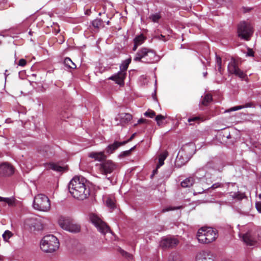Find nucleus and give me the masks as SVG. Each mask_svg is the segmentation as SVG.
<instances>
[{"instance_id": "nucleus-3", "label": "nucleus", "mask_w": 261, "mask_h": 261, "mask_svg": "<svg viewBox=\"0 0 261 261\" xmlns=\"http://www.w3.org/2000/svg\"><path fill=\"white\" fill-rule=\"evenodd\" d=\"M245 232H240L239 236L242 238L243 242L247 245L255 246L258 244L256 227L247 225L243 227ZM241 231H243V229Z\"/></svg>"}, {"instance_id": "nucleus-27", "label": "nucleus", "mask_w": 261, "mask_h": 261, "mask_svg": "<svg viewBox=\"0 0 261 261\" xmlns=\"http://www.w3.org/2000/svg\"><path fill=\"white\" fill-rule=\"evenodd\" d=\"M0 202H4L5 203H8L9 205L11 206L14 204L15 199L13 197L4 198L0 196Z\"/></svg>"}, {"instance_id": "nucleus-34", "label": "nucleus", "mask_w": 261, "mask_h": 261, "mask_svg": "<svg viewBox=\"0 0 261 261\" xmlns=\"http://www.w3.org/2000/svg\"><path fill=\"white\" fill-rule=\"evenodd\" d=\"M12 233L9 230H6L3 234V238L5 241H8V240L12 236Z\"/></svg>"}, {"instance_id": "nucleus-47", "label": "nucleus", "mask_w": 261, "mask_h": 261, "mask_svg": "<svg viewBox=\"0 0 261 261\" xmlns=\"http://www.w3.org/2000/svg\"><path fill=\"white\" fill-rule=\"evenodd\" d=\"M255 206L258 212L261 213V201L256 202Z\"/></svg>"}, {"instance_id": "nucleus-2", "label": "nucleus", "mask_w": 261, "mask_h": 261, "mask_svg": "<svg viewBox=\"0 0 261 261\" xmlns=\"http://www.w3.org/2000/svg\"><path fill=\"white\" fill-rule=\"evenodd\" d=\"M156 60L157 57L155 51L146 47L140 49L134 58V61L135 62H143L146 63H153Z\"/></svg>"}, {"instance_id": "nucleus-39", "label": "nucleus", "mask_w": 261, "mask_h": 261, "mask_svg": "<svg viewBox=\"0 0 261 261\" xmlns=\"http://www.w3.org/2000/svg\"><path fill=\"white\" fill-rule=\"evenodd\" d=\"M216 65L218 67V70L220 72L221 69V59L217 56H216Z\"/></svg>"}, {"instance_id": "nucleus-21", "label": "nucleus", "mask_w": 261, "mask_h": 261, "mask_svg": "<svg viewBox=\"0 0 261 261\" xmlns=\"http://www.w3.org/2000/svg\"><path fill=\"white\" fill-rule=\"evenodd\" d=\"M45 167L47 169H52L56 171H62L63 167L53 163H46Z\"/></svg>"}, {"instance_id": "nucleus-30", "label": "nucleus", "mask_w": 261, "mask_h": 261, "mask_svg": "<svg viewBox=\"0 0 261 261\" xmlns=\"http://www.w3.org/2000/svg\"><path fill=\"white\" fill-rule=\"evenodd\" d=\"M145 40V37L142 35H139L135 38L134 41V43H136L139 45H141Z\"/></svg>"}, {"instance_id": "nucleus-19", "label": "nucleus", "mask_w": 261, "mask_h": 261, "mask_svg": "<svg viewBox=\"0 0 261 261\" xmlns=\"http://www.w3.org/2000/svg\"><path fill=\"white\" fill-rule=\"evenodd\" d=\"M88 156L97 161H102L106 158L104 152L102 151L90 152L89 153Z\"/></svg>"}, {"instance_id": "nucleus-1", "label": "nucleus", "mask_w": 261, "mask_h": 261, "mask_svg": "<svg viewBox=\"0 0 261 261\" xmlns=\"http://www.w3.org/2000/svg\"><path fill=\"white\" fill-rule=\"evenodd\" d=\"M68 189L72 196L79 200L87 198L90 193L87 181L82 176L74 177L68 185Z\"/></svg>"}, {"instance_id": "nucleus-20", "label": "nucleus", "mask_w": 261, "mask_h": 261, "mask_svg": "<svg viewBox=\"0 0 261 261\" xmlns=\"http://www.w3.org/2000/svg\"><path fill=\"white\" fill-rule=\"evenodd\" d=\"M124 145L122 142H119L115 141L113 144H110L106 149V151L109 154L112 153L115 150L118 149L120 146Z\"/></svg>"}, {"instance_id": "nucleus-5", "label": "nucleus", "mask_w": 261, "mask_h": 261, "mask_svg": "<svg viewBox=\"0 0 261 261\" xmlns=\"http://www.w3.org/2000/svg\"><path fill=\"white\" fill-rule=\"evenodd\" d=\"M60 243L57 237L52 234L44 236L40 243L41 250L45 252H53L59 248Z\"/></svg>"}, {"instance_id": "nucleus-58", "label": "nucleus", "mask_w": 261, "mask_h": 261, "mask_svg": "<svg viewBox=\"0 0 261 261\" xmlns=\"http://www.w3.org/2000/svg\"><path fill=\"white\" fill-rule=\"evenodd\" d=\"M161 37H164V36H163V35H161Z\"/></svg>"}, {"instance_id": "nucleus-29", "label": "nucleus", "mask_w": 261, "mask_h": 261, "mask_svg": "<svg viewBox=\"0 0 261 261\" xmlns=\"http://www.w3.org/2000/svg\"><path fill=\"white\" fill-rule=\"evenodd\" d=\"M212 100V96L210 94H206L202 101V104L204 106H206L208 103Z\"/></svg>"}, {"instance_id": "nucleus-42", "label": "nucleus", "mask_w": 261, "mask_h": 261, "mask_svg": "<svg viewBox=\"0 0 261 261\" xmlns=\"http://www.w3.org/2000/svg\"><path fill=\"white\" fill-rule=\"evenodd\" d=\"M136 135V133H134L128 140L122 142V144H123L124 145H125L126 143H127L128 142L131 141L134 139V138L135 137Z\"/></svg>"}, {"instance_id": "nucleus-23", "label": "nucleus", "mask_w": 261, "mask_h": 261, "mask_svg": "<svg viewBox=\"0 0 261 261\" xmlns=\"http://www.w3.org/2000/svg\"><path fill=\"white\" fill-rule=\"evenodd\" d=\"M194 180L193 177H189L186 178L185 179L182 180L181 183V186L183 188H188L192 186L194 184Z\"/></svg>"}, {"instance_id": "nucleus-32", "label": "nucleus", "mask_w": 261, "mask_h": 261, "mask_svg": "<svg viewBox=\"0 0 261 261\" xmlns=\"http://www.w3.org/2000/svg\"><path fill=\"white\" fill-rule=\"evenodd\" d=\"M92 25L95 28H99L102 24V20L101 19H96L92 22Z\"/></svg>"}, {"instance_id": "nucleus-25", "label": "nucleus", "mask_w": 261, "mask_h": 261, "mask_svg": "<svg viewBox=\"0 0 261 261\" xmlns=\"http://www.w3.org/2000/svg\"><path fill=\"white\" fill-rule=\"evenodd\" d=\"M131 62V58H128L123 61L122 64L120 66V69L121 71L125 72L128 68L129 64Z\"/></svg>"}, {"instance_id": "nucleus-33", "label": "nucleus", "mask_w": 261, "mask_h": 261, "mask_svg": "<svg viewBox=\"0 0 261 261\" xmlns=\"http://www.w3.org/2000/svg\"><path fill=\"white\" fill-rule=\"evenodd\" d=\"M149 18L152 21L154 22H157L161 18V16L159 13H155L151 14L149 16Z\"/></svg>"}, {"instance_id": "nucleus-46", "label": "nucleus", "mask_w": 261, "mask_h": 261, "mask_svg": "<svg viewBox=\"0 0 261 261\" xmlns=\"http://www.w3.org/2000/svg\"><path fill=\"white\" fill-rule=\"evenodd\" d=\"M199 119H200V118L199 117H194L192 118H189L188 121L189 122L191 123V124H192V123H191L192 122L196 121Z\"/></svg>"}, {"instance_id": "nucleus-13", "label": "nucleus", "mask_w": 261, "mask_h": 261, "mask_svg": "<svg viewBox=\"0 0 261 261\" xmlns=\"http://www.w3.org/2000/svg\"><path fill=\"white\" fill-rule=\"evenodd\" d=\"M24 225L32 231L40 230L43 226L40 221L35 218H28L24 220Z\"/></svg>"}, {"instance_id": "nucleus-45", "label": "nucleus", "mask_w": 261, "mask_h": 261, "mask_svg": "<svg viewBox=\"0 0 261 261\" xmlns=\"http://www.w3.org/2000/svg\"><path fill=\"white\" fill-rule=\"evenodd\" d=\"M26 63H27L26 61L23 59H21L19 61L18 65L19 66L23 67L26 65Z\"/></svg>"}, {"instance_id": "nucleus-44", "label": "nucleus", "mask_w": 261, "mask_h": 261, "mask_svg": "<svg viewBox=\"0 0 261 261\" xmlns=\"http://www.w3.org/2000/svg\"><path fill=\"white\" fill-rule=\"evenodd\" d=\"M222 186V184L220 182H217V183H215L214 184H213L211 187L208 188V189H215L217 188H219V187H221Z\"/></svg>"}, {"instance_id": "nucleus-11", "label": "nucleus", "mask_w": 261, "mask_h": 261, "mask_svg": "<svg viewBox=\"0 0 261 261\" xmlns=\"http://www.w3.org/2000/svg\"><path fill=\"white\" fill-rule=\"evenodd\" d=\"M195 261H217L215 255L209 250H201L195 255Z\"/></svg>"}, {"instance_id": "nucleus-38", "label": "nucleus", "mask_w": 261, "mask_h": 261, "mask_svg": "<svg viewBox=\"0 0 261 261\" xmlns=\"http://www.w3.org/2000/svg\"><path fill=\"white\" fill-rule=\"evenodd\" d=\"M135 148V146H134L132 148H131L129 150H126V151H123L120 154V156H127V155H129L130 153V152L134 149V148Z\"/></svg>"}, {"instance_id": "nucleus-48", "label": "nucleus", "mask_w": 261, "mask_h": 261, "mask_svg": "<svg viewBox=\"0 0 261 261\" xmlns=\"http://www.w3.org/2000/svg\"><path fill=\"white\" fill-rule=\"evenodd\" d=\"M168 261H179L176 257L172 255H171L169 258Z\"/></svg>"}, {"instance_id": "nucleus-9", "label": "nucleus", "mask_w": 261, "mask_h": 261, "mask_svg": "<svg viewBox=\"0 0 261 261\" xmlns=\"http://www.w3.org/2000/svg\"><path fill=\"white\" fill-rule=\"evenodd\" d=\"M90 220L101 233L105 234L110 231L109 227L97 215L95 214H90Z\"/></svg>"}, {"instance_id": "nucleus-24", "label": "nucleus", "mask_w": 261, "mask_h": 261, "mask_svg": "<svg viewBox=\"0 0 261 261\" xmlns=\"http://www.w3.org/2000/svg\"><path fill=\"white\" fill-rule=\"evenodd\" d=\"M168 156V152L167 151H164L162 153L159 158V163L157 165V168H159L164 164V160L166 159Z\"/></svg>"}, {"instance_id": "nucleus-43", "label": "nucleus", "mask_w": 261, "mask_h": 261, "mask_svg": "<svg viewBox=\"0 0 261 261\" xmlns=\"http://www.w3.org/2000/svg\"><path fill=\"white\" fill-rule=\"evenodd\" d=\"M246 56H249V57H253L254 56V51L251 48H247V52L246 54Z\"/></svg>"}, {"instance_id": "nucleus-18", "label": "nucleus", "mask_w": 261, "mask_h": 261, "mask_svg": "<svg viewBox=\"0 0 261 261\" xmlns=\"http://www.w3.org/2000/svg\"><path fill=\"white\" fill-rule=\"evenodd\" d=\"M126 72L120 71L109 78V79L114 81L116 83L121 86L124 85V80L125 77Z\"/></svg>"}, {"instance_id": "nucleus-10", "label": "nucleus", "mask_w": 261, "mask_h": 261, "mask_svg": "<svg viewBox=\"0 0 261 261\" xmlns=\"http://www.w3.org/2000/svg\"><path fill=\"white\" fill-rule=\"evenodd\" d=\"M117 168V165L111 160L106 161L99 165V170L105 175L112 173Z\"/></svg>"}, {"instance_id": "nucleus-50", "label": "nucleus", "mask_w": 261, "mask_h": 261, "mask_svg": "<svg viewBox=\"0 0 261 261\" xmlns=\"http://www.w3.org/2000/svg\"><path fill=\"white\" fill-rule=\"evenodd\" d=\"M138 46H139L138 44H136V43H134V47H133V50L134 51H135V50L137 49V47H138Z\"/></svg>"}, {"instance_id": "nucleus-52", "label": "nucleus", "mask_w": 261, "mask_h": 261, "mask_svg": "<svg viewBox=\"0 0 261 261\" xmlns=\"http://www.w3.org/2000/svg\"><path fill=\"white\" fill-rule=\"evenodd\" d=\"M203 192V191H201V190H197V193H198V194H200V193H202V192Z\"/></svg>"}, {"instance_id": "nucleus-16", "label": "nucleus", "mask_w": 261, "mask_h": 261, "mask_svg": "<svg viewBox=\"0 0 261 261\" xmlns=\"http://www.w3.org/2000/svg\"><path fill=\"white\" fill-rule=\"evenodd\" d=\"M179 243L178 240L174 238L168 237L163 239L160 243L163 248H172L176 246Z\"/></svg>"}, {"instance_id": "nucleus-17", "label": "nucleus", "mask_w": 261, "mask_h": 261, "mask_svg": "<svg viewBox=\"0 0 261 261\" xmlns=\"http://www.w3.org/2000/svg\"><path fill=\"white\" fill-rule=\"evenodd\" d=\"M132 119V116L129 113H121L118 115L115 120L119 121L117 123V125H124L128 123Z\"/></svg>"}, {"instance_id": "nucleus-12", "label": "nucleus", "mask_w": 261, "mask_h": 261, "mask_svg": "<svg viewBox=\"0 0 261 261\" xmlns=\"http://www.w3.org/2000/svg\"><path fill=\"white\" fill-rule=\"evenodd\" d=\"M224 166L225 165L222 161L218 159L214 158L207 162L204 168L205 169H212L215 171L221 172Z\"/></svg>"}, {"instance_id": "nucleus-28", "label": "nucleus", "mask_w": 261, "mask_h": 261, "mask_svg": "<svg viewBox=\"0 0 261 261\" xmlns=\"http://www.w3.org/2000/svg\"><path fill=\"white\" fill-rule=\"evenodd\" d=\"M107 206L110 208L114 209L115 207V200L113 198L109 197L106 201Z\"/></svg>"}, {"instance_id": "nucleus-35", "label": "nucleus", "mask_w": 261, "mask_h": 261, "mask_svg": "<svg viewBox=\"0 0 261 261\" xmlns=\"http://www.w3.org/2000/svg\"><path fill=\"white\" fill-rule=\"evenodd\" d=\"M155 121L158 125H161L163 124V121L165 119V117L162 115H158L155 117Z\"/></svg>"}, {"instance_id": "nucleus-26", "label": "nucleus", "mask_w": 261, "mask_h": 261, "mask_svg": "<svg viewBox=\"0 0 261 261\" xmlns=\"http://www.w3.org/2000/svg\"><path fill=\"white\" fill-rule=\"evenodd\" d=\"M64 63L66 66L69 68L75 69L76 65L71 61L69 58H66L64 60Z\"/></svg>"}, {"instance_id": "nucleus-7", "label": "nucleus", "mask_w": 261, "mask_h": 261, "mask_svg": "<svg viewBox=\"0 0 261 261\" xmlns=\"http://www.w3.org/2000/svg\"><path fill=\"white\" fill-rule=\"evenodd\" d=\"M33 205L36 210L47 212L50 208V200L46 195L39 194L34 197Z\"/></svg>"}, {"instance_id": "nucleus-53", "label": "nucleus", "mask_w": 261, "mask_h": 261, "mask_svg": "<svg viewBox=\"0 0 261 261\" xmlns=\"http://www.w3.org/2000/svg\"><path fill=\"white\" fill-rule=\"evenodd\" d=\"M158 168H156V169L155 170H153V174H154L156 173V172H157V170H158Z\"/></svg>"}, {"instance_id": "nucleus-41", "label": "nucleus", "mask_w": 261, "mask_h": 261, "mask_svg": "<svg viewBox=\"0 0 261 261\" xmlns=\"http://www.w3.org/2000/svg\"><path fill=\"white\" fill-rule=\"evenodd\" d=\"M181 207V206H178V207H172V206H169L167 208H164L162 211L163 212H168V211H173V210H178V209H179Z\"/></svg>"}, {"instance_id": "nucleus-14", "label": "nucleus", "mask_w": 261, "mask_h": 261, "mask_svg": "<svg viewBox=\"0 0 261 261\" xmlns=\"http://www.w3.org/2000/svg\"><path fill=\"white\" fill-rule=\"evenodd\" d=\"M228 71L230 74H233L242 79H244L246 75L238 67L237 64L234 59H232L228 65Z\"/></svg>"}, {"instance_id": "nucleus-15", "label": "nucleus", "mask_w": 261, "mask_h": 261, "mask_svg": "<svg viewBox=\"0 0 261 261\" xmlns=\"http://www.w3.org/2000/svg\"><path fill=\"white\" fill-rule=\"evenodd\" d=\"M13 167L8 163H3L0 164V175L10 176L14 173Z\"/></svg>"}, {"instance_id": "nucleus-8", "label": "nucleus", "mask_w": 261, "mask_h": 261, "mask_svg": "<svg viewBox=\"0 0 261 261\" xmlns=\"http://www.w3.org/2000/svg\"><path fill=\"white\" fill-rule=\"evenodd\" d=\"M58 223L63 229L72 233H78L81 231V226L71 219L63 216L60 217Z\"/></svg>"}, {"instance_id": "nucleus-37", "label": "nucleus", "mask_w": 261, "mask_h": 261, "mask_svg": "<svg viewBox=\"0 0 261 261\" xmlns=\"http://www.w3.org/2000/svg\"><path fill=\"white\" fill-rule=\"evenodd\" d=\"M43 151H44L46 152V154H44L45 156H49L53 154L52 149L49 146H45Z\"/></svg>"}, {"instance_id": "nucleus-49", "label": "nucleus", "mask_w": 261, "mask_h": 261, "mask_svg": "<svg viewBox=\"0 0 261 261\" xmlns=\"http://www.w3.org/2000/svg\"><path fill=\"white\" fill-rule=\"evenodd\" d=\"M147 122V120L146 119L141 118L138 121V123L136 124H135L136 126L138 124L142 123H146Z\"/></svg>"}, {"instance_id": "nucleus-31", "label": "nucleus", "mask_w": 261, "mask_h": 261, "mask_svg": "<svg viewBox=\"0 0 261 261\" xmlns=\"http://www.w3.org/2000/svg\"><path fill=\"white\" fill-rule=\"evenodd\" d=\"M118 251L119 252V253L124 257L128 258V259H132L133 258V255L127 252L126 251L123 250L122 249L119 248L118 249Z\"/></svg>"}, {"instance_id": "nucleus-6", "label": "nucleus", "mask_w": 261, "mask_h": 261, "mask_svg": "<svg viewBox=\"0 0 261 261\" xmlns=\"http://www.w3.org/2000/svg\"><path fill=\"white\" fill-rule=\"evenodd\" d=\"M253 32V27L249 21H243L240 22L238 25V35L242 40L245 41L250 40Z\"/></svg>"}, {"instance_id": "nucleus-36", "label": "nucleus", "mask_w": 261, "mask_h": 261, "mask_svg": "<svg viewBox=\"0 0 261 261\" xmlns=\"http://www.w3.org/2000/svg\"><path fill=\"white\" fill-rule=\"evenodd\" d=\"M145 116L152 118L155 115V113L151 110H148L146 112L144 113Z\"/></svg>"}, {"instance_id": "nucleus-51", "label": "nucleus", "mask_w": 261, "mask_h": 261, "mask_svg": "<svg viewBox=\"0 0 261 261\" xmlns=\"http://www.w3.org/2000/svg\"><path fill=\"white\" fill-rule=\"evenodd\" d=\"M207 74V73L206 71L203 73V75L204 77H205L206 76Z\"/></svg>"}, {"instance_id": "nucleus-54", "label": "nucleus", "mask_w": 261, "mask_h": 261, "mask_svg": "<svg viewBox=\"0 0 261 261\" xmlns=\"http://www.w3.org/2000/svg\"><path fill=\"white\" fill-rule=\"evenodd\" d=\"M179 159L178 155L177 156L176 160V163H177L178 162V160Z\"/></svg>"}, {"instance_id": "nucleus-55", "label": "nucleus", "mask_w": 261, "mask_h": 261, "mask_svg": "<svg viewBox=\"0 0 261 261\" xmlns=\"http://www.w3.org/2000/svg\"><path fill=\"white\" fill-rule=\"evenodd\" d=\"M3 259V256L0 255V260H2Z\"/></svg>"}, {"instance_id": "nucleus-22", "label": "nucleus", "mask_w": 261, "mask_h": 261, "mask_svg": "<svg viewBox=\"0 0 261 261\" xmlns=\"http://www.w3.org/2000/svg\"><path fill=\"white\" fill-rule=\"evenodd\" d=\"M253 106V105L252 102H248V103H246L245 105H243V106H238L232 107V108L228 109L227 110H226L225 112H232V111H238V110H241L243 108H250V107H252Z\"/></svg>"}, {"instance_id": "nucleus-56", "label": "nucleus", "mask_w": 261, "mask_h": 261, "mask_svg": "<svg viewBox=\"0 0 261 261\" xmlns=\"http://www.w3.org/2000/svg\"><path fill=\"white\" fill-rule=\"evenodd\" d=\"M258 197L260 199H261V193L259 194Z\"/></svg>"}, {"instance_id": "nucleus-4", "label": "nucleus", "mask_w": 261, "mask_h": 261, "mask_svg": "<svg viewBox=\"0 0 261 261\" xmlns=\"http://www.w3.org/2000/svg\"><path fill=\"white\" fill-rule=\"evenodd\" d=\"M217 237V231L211 227H201L197 233V239L201 243H210L215 241Z\"/></svg>"}, {"instance_id": "nucleus-57", "label": "nucleus", "mask_w": 261, "mask_h": 261, "mask_svg": "<svg viewBox=\"0 0 261 261\" xmlns=\"http://www.w3.org/2000/svg\"><path fill=\"white\" fill-rule=\"evenodd\" d=\"M107 24L108 25H109V24H110V21H108L107 22Z\"/></svg>"}, {"instance_id": "nucleus-40", "label": "nucleus", "mask_w": 261, "mask_h": 261, "mask_svg": "<svg viewBox=\"0 0 261 261\" xmlns=\"http://www.w3.org/2000/svg\"><path fill=\"white\" fill-rule=\"evenodd\" d=\"M256 233H257V240H258V243L259 242H261V228H257L256 227Z\"/></svg>"}]
</instances>
